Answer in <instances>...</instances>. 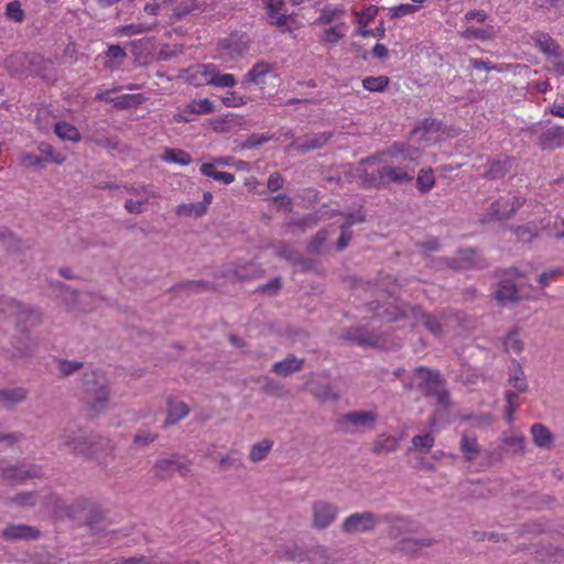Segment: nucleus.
Masks as SVG:
<instances>
[{"instance_id": "1", "label": "nucleus", "mask_w": 564, "mask_h": 564, "mask_svg": "<svg viewBox=\"0 0 564 564\" xmlns=\"http://www.w3.org/2000/svg\"><path fill=\"white\" fill-rule=\"evenodd\" d=\"M420 156L416 148L408 147L401 155H394L397 165L376 166L377 158H368L359 162L356 173L367 187H380L389 183L403 184L411 182L415 173L414 161Z\"/></svg>"}, {"instance_id": "2", "label": "nucleus", "mask_w": 564, "mask_h": 564, "mask_svg": "<svg viewBox=\"0 0 564 564\" xmlns=\"http://www.w3.org/2000/svg\"><path fill=\"white\" fill-rule=\"evenodd\" d=\"M373 310L378 316L387 321L394 322L402 317H413L415 321L421 322L434 336H441L443 334L441 317L426 314L420 307L409 306L403 302H399L397 299L383 311H381L379 306H375Z\"/></svg>"}, {"instance_id": "3", "label": "nucleus", "mask_w": 564, "mask_h": 564, "mask_svg": "<svg viewBox=\"0 0 564 564\" xmlns=\"http://www.w3.org/2000/svg\"><path fill=\"white\" fill-rule=\"evenodd\" d=\"M405 388H417L426 395L435 397L440 404H448V393L444 389L443 380L440 373L436 371H432L424 367L417 368L411 382L406 384Z\"/></svg>"}, {"instance_id": "4", "label": "nucleus", "mask_w": 564, "mask_h": 564, "mask_svg": "<svg viewBox=\"0 0 564 564\" xmlns=\"http://www.w3.org/2000/svg\"><path fill=\"white\" fill-rule=\"evenodd\" d=\"M85 400L96 412L106 409L109 401L108 380L100 371H90L83 379Z\"/></svg>"}, {"instance_id": "5", "label": "nucleus", "mask_w": 564, "mask_h": 564, "mask_svg": "<svg viewBox=\"0 0 564 564\" xmlns=\"http://www.w3.org/2000/svg\"><path fill=\"white\" fill-rule=\"evenodd\" d=\"M377 422L372 411H351L339 414L334 422L336 432L347 435L361 434L371 431Z\"/></svg>"}, {"instance_id": "6", "label": "nucleus", "mask_w": 564, "mask_h": 564, "mask_svg": "<svg viewBox=\"0 0 564 564\" xmlns=\"http://www.w3.org/2000/svg\"><path fill=\"white\" fill-rule=\"evenodd\" d=\"M58 438L61 447L73 455L88 458L95 454L97 438L83 430L64 429Z\"/></svg>"}, {"instance_id": "7", "label": "nucleus", "mask_w": 564, "mask_h": 564, "mask_svg": "<svg viewBox=\"0 0 564 564\" xmlns=\"http://www.w3.org/2000/svg\"><path fill=\"white\" fill-rule=\"evenodd\" d=\"M122 188L130 194L124 202V209L131 215H140L147 210L151 198L159 197L154 187L149 184H122Z\"/></svg>"}, {"instance_id": "8", "label": "nucleus", "mask_w": 564, "mask_h": 564, "mask_svg": "<svg viewBox=\"0 0 564 564\" xmlns=\"http://www.w3.org/2000/svg\"><path fill=\"white\" fill-rule=\"evenodd\" d=\"M524 198L519 195L501 197L494 202L481 218V224H489L496 220H507L524 204Z\"/></svg>"}, {"instance_id": "9", "label": "nucleus", "mask_w": 564, "mask_h": 564, "mask_svg": "<svg viewBox=\"0 0 564 564\" xmlns=\"http://www.w3.org/2000/svg\"><path fill=\"white\" fill-rule=\"evenodd\" d=\"M80 510V512H83ZM48 514L55 518L69 517L75 520H83L85 524L91 528V530L99 532L106 530L105 524V516L102 511L91 508L87 511L86 516H80L79 511L74 509L73 507H59L57 506V501H54V507L52 510L47 511Z\"/></svg>"}, {"instance_id": "10", "label": "nucleus", "mask_w": 564, "mask_h": 564, "mask_svg": "<svg viewBox=\"0 0 564 564\" xmlns=\"http://www.w3.org/2000/svg\"><path fill=\"white\" fill-rule=\"evenodd\" d=\"M381 523L387 524V533L394 540L422 532V527L417 521L399 514L381 513Z\"/></svg>"}, {"instance_id": "11", "label": "nucleus", "mask_w": 564, "mask_h": 564, "mask_svg": "<svg viewBox=\"0 0 564 564\" xmlns=\"http://www.w3.org/2000/svg\"><path fill=\"white\" fill-rule=\"evenodd\" d=\"M381 523V513L371 511L355 512L341 523V531L347 534L372 532Z\"/></svg>"}, {"instance_id": "12", "label": "nucleus", "mask_w": 564, "mask_h": 564, "mask_svg": "<svg viewBox=\"0 0 564 564\" xmlns=\"http://www.w3.org/2000/svg\"><path fill=\"white\" fill-rule=\"evenodd\" d=\"M196 85H212L217 87H234L237 79L231 74H221L213 64H205L197 67L192 75Z\"/></svg>"}, {"instance_id": "13", "label": "nucleus", "mask_w": 564, "mask_h": 564, "mask_svg": "<svg viewBox=\"0 0 564 564\" xmlns=\"http://www.w3.org/2000/svg\"><path fill=\"white\" fill-rule=\"evenodd\" d=\"M45 64V58L41 55L17 52L6 59V67L13 74L20 75H41V68H31L29 65Z\"/></svg>"}, {"instance_id": "14", "label": "nucleus", "mask_w": 564, "mask_h": 564, "mask_svg": "<svg viewBox=\"0 0 564 564\" xmlns=\"http://www.w3.org/2000/svg\"><path fill=\"white\" fill-rule=\"evenodd\" d=\"M250 44L247 33L235 32L220 42L221 56L229 61L238 59L249 51Z\"/></svg>"}, {"instance_id": "15", "label": "nucleus", "mask_w": 564, "mask_h": 564, "mask_svg": "<svg viewBox=\"0 0 564 564\" xmlns=\"http://www.w3.org/2000/svg\"><path fill=\"white\" fill-rule=\"evenodd\" d=\"M191 462L185 457L172 454L158 459L154 469L158 477L165 479L174 473L184 476L189 471Z\"/></svg>"}, {"instance_id": "16", "label": "nucleus", "mask_w": 564, "mask_h": 564, "mask_svg": "<svg viewBox=\"0 0 564 564\" xmlns=\"http://www.w3.org/2000/svg\"><path fill=\"white\" fill-rule=\"evenodd\" d=\"M509 278L502 279L496 291V300L501 305L513 304L518 302L521 296L519 295V286L513 281L514 276H521L517 269H510L508 272Z\"/></svg>"}, {"instance_id": "17", "label": "nucleus", "mask_w": 564, "mask_h": 564, "mask_svg": "<svg viewBox=\"0 0 564 564\" xmlns=\"http://www.w3.org/2000/svg\"><path fill=\"white\" fill-rule=\"evenodd\" d=\"M7 311L6 313L9 316L15 317L18 323H23L26 325H37L42 322V314L39 310L23 305L15 301H8L6 303Z\"/></svg>"}, {"instance_id": "18", "label": "nucleus", "mask_w": 564, "mask_h": 564, "mask_svg": "<svg viewBox=\"0 0 564 564\" xmlns=\"http://www.w3.org/2000/svg\"><path fill=\"white\" fill-rule=\"evenodd\" d=\"M332 138L329 132H317L305 134L303 137L295 138L289 145V150H295L301 153H305L312 150L321 149Z\"/></svg>"}, {"instance_id": "19", "label": "nucleus", "mask_w": 564, "mask_h": 564, "mask_svg": "<svg viewBox=\"0 0 564 564\" xmlns=\"http://www.w3.org/2000/svg\"><path fill=\"white\" fill-rule=\"evenodd\" d=\"M337 507L323 500L313 505V527L318 530L328 528L337 517Z\"/></svg>"}, {"instance_id": "20", "label": "nucleus", "mask_w": 564, "mask_h": 564, "mask_svg": "<svg viewBox=\"0 0 564 564\" xmlns=\"http://www.w3.org/2000/svg\"><path fill=\"white\" fill-rule=\"evenodd\" d=\"M2 535L7 541H29L39 539L41 532L35 527L28 524H11L3 530Z\"/></svg>"}, {"instance_id": "21", "label": "nucleus", "mask_w": 564, "mask_h": 564, "mask_svg": "<svg viewBox=\"0 0 564 564\" xmlns=\"http://www.w3.org/2000/svg\"><path fill=\"white\" fill-rule=\"evenodd\" d=\"M532 40L540 51L546 55L549 63L563 52L558 43L547 33L536 32L532 35Z\"/></svg>"}, {"instance_id": "22", "label": "nucleus", "mask_w": 564, "mask_h": 564, "mask_svg": "<svg viewBox=\"0 0 564 564\" xmlns=\"http://www.w3.org/2000/svg\"><path fill=\"white\" fill-rule=\"evenodd\" d=\"M188 413L189 408L185 402L174 398H169L167 414L163 422V427H169L171 425L177 424L181 420L186 417Z\"/></svg>"}, {"instance_id": "23", "label": "nucleus", "mask_w": 564, "mask_h": 564, "mask_svg": "<svg viewBox=\"0 0 564 564\" xmlns=\"http://www.w3.org/2000/svg\"><path fill=\"white\" fill-rule=\"evenodd\" d=\"M437 542L438 541L433 536L410 538L408 535L403 539H400L397 547L399 551L405 554H414L421 549L435 545Z\"/></svg>"}, {"instance_id": "24", "label": "nucleus", "mask_w": 564, "mask_h": 564, "mask_svg": "<svg viewBox=\"0 0 564 564\" xmlns=\"http://www.w3.org/2000/svg\"><path fill=\"white\" fill-rule=\"evenodd\" d=\"M530 433L533 444L541 449H551L554 446L555 436L551 430L542 423H534Z\"/></svg>"}, {"instance_id": "25", "label": "nucleus", "mask_w": 564, "mask_h": 564, "mask_svg": "<svg viewBox=\"0 0 564 564\" xmlns=\"http://www.w3.org/2000/svg\"><path fill=\"white\" fill-rule=\"evenodd\" d=\"M26 399V390L23 388L0 389V408L12 410L17 404Z\"/></svg>"}, {"instance_id": "26", "label": "nucleus", "mask_w": 564, "mask_h": 564, "mask_svg": "<svg viewBox=\"0 0 564 564\" xmlns=\"http://www.w3.org/2000/svg\"><path fill=\"white\" fill-rule=\"evenodd\" d=\"M304 561L312 564H336L334 552L324 545H316L305 552Z\"/></svg>"}, {"instance_id": "27", "label": "nucleus", "mask_w": 564, "mask_h": 564, "mask_svg": "<svg viewBox=\"0 0 564 564\" xmlns=\"http://www.w3.org/2000/svg\"><path fill=\"white\" fill-rule=\"evenodd\" d=\"M542 149H556L564 147V128L551 127L542 132L540 137Z\"/></svg>"}, {"instance_id": "28", "label": "nucleus", "mask_w": 564, "mask_h": 564, "mask_svg": "<svg viewBox=\"0 0 564 564\" xmlns=\"http://www.w3.org/2000/svg\"><path fill=\"white\" fill-rule=\"evenodd\" d=\"M66 295L78 296L77 303H75V302L72 303V310L78 311V312L90 311L95 306V303L98 300V297L93 293H88V292L78 293L73 289H67Z\"/></svg>"}, {"instance_id": "29", "label": "nucleus", "mask_w": 564, "mask_h": 564, "mask_svg": "<svg viewBox=\"0 0 564 564\" xmlns=\"http://www.w3.org/2000/svg\"><path fill=\"white\" fill-rule=\"evenodd\" d=\"M304 364L303 359H299L294 356H289L282 361L274 362L272 370L283 377H288L302 369Z\"/></svg>"}, {"instance_id": "30", "label": "nucleus", "mask_w": 564, "mask_h": 564, "mask_svg": "<svg viewBox=\"0 0 564 564\" xmlns=\"http://www.w3.org/2000/svg\"><path fill=\"white\" fill-rule=\"evenodd\" d=\"M348 340L356 343L359 346H377L379 345V337L373 333H369L366 329L357 328L347 332L345 336Z\"/></svg>"}, {"instance_id": "31", "label": "nucleus", "mask_w": 564, "mask_h": 564, "mask_svg": "<svg viewBox=\"0 0 564 564\" xmlns=\"http://www.w3.org/2000/svg\"><path fill=\"white\" fill-rule=\"evenodd\" d=\"M348 25L345 22H340L325 29L319 35V41L327 45H335L346 35Z\"/></svg>"}, {"instance_id": "32", "label": "nucleus", "mask_w": 564, "mask_h": 564, "mask_svg": "<svg viewBox=\"0 0 564 564\" xmlns=\"http://www.w3.org/2000/svg\"><path fill=\"white\" fill-rule=\"evenodd\" d=\"M199 171L204 176L210 177L214 181L220 182L223 184L228 185L235 181V175L232 173L217 171L215 163H203L199 167Z\"/></svg>"}, {"instance_id": "33", "label": "nucleus", "mask_w": 564, "mask_h": 564, "mask_svg": "<svg viewBox=\"0 0 564 564\" xmlns=\"http://www.w3.org/2000/svg\"><path fill=\"white\" fill-rule=\"evenodd\" d=\"M161 160L166 163L188 165L192 162V156L182 149L165 148L161 155Z\"/></svg>"}, {"instance_id": "34", "label": "nucleus", "mask_w": 564, "mask_h": 564, "mask_svg": "<svg viewBox=\"0 0 564 564\" xmlns=\"http://www.w3.org/2000/svg\"><path fill=\"white\" fill-rule=\"evenodd\" d=\"M346 13V10L341 6H325L319 17L315 20V24L323 25L329 24L334 21L341 19Z\"/></svg>"}, {"instance_id": "35", "label": "nucleus", "mask_w": 564, "mask_h": 564, "mask_svg": "<svg viewBox=\"0 0 564 564\" xmlns=\"http://www.w3.org/2000/svg\"><path fill=\"white\" fill-rule=\"evenodd\" d=\"M272 70L269 63L258 62L245 75L242 83L250 82L256 85H263L265 75Z\"/></svg>"}, {"instance_id": "36", "label": "nucleus", "mask_w": 564, "mask_h": 564, "mask_svg": "<svg viewBox=\"0 0 564 564\" xmlns=\"http://www.w3.org/2000/svg\"><path fill=\"white\" fill-rule=\"evenodd\" d=\"M54 132L63 141L79 142L82 139L78 129L66 121L55 123Z\"/></svg>"}, {"instance_id": "37", "label": "nucleus", "mask_w": 564, "mask_h": 564, "mask_svg": "<svg viewBox=\"0 0 564 564\" xmlns=\"http://www.w3.org/2000/svg\"><path fill=\"white\" fill-rule=\"evenodd\" d=\"M508 382L512 389L508 390L506 394H513V400H517L518 395L523 393L528 388L524 372L520 368H517L514 372L510 375Z\"/></svg>"}, {"instance_id": "38", "label": "nucleus", "mask_w": 564, "mask_h": 564, "mask_svg": "<svg viewBox=\"0 0 564 564\" xmlns=\"http://www.w3.org/2000/svg\"><path fill=\"white\" fill-rule=\"evenodd\" d=\"M536 560L540 562H552L553 564L564 563V550L553 546L535 550Z\"/></svg>"}, {"instance_id": "39", "label": "nucleus", "mask_w": 564, "mask_h": 564, "mask_svg": "<svg viewBox=\"0 0 564 564\" xmlns=\"http://www.w3.org/2000/svg\"><path fill=\"white\" fill-rule=\"evenodd\" d=\"M399 446L395 437L389 435H380L372 444V451L379 455H387L394 452Z\"/></svg>"}, {"instance_id": "40", "label": "nucleus", "mask_w": 564, "mask_h": 564, "mask_svg": "<svg viewBox=\"0 0 564 564\" xmlns=\"http://www.w3.org/2000/svg\"><path fill=\"white\" fill-rule=\"evenodd\" d=\"M362 221H364L362 216L352 215V214H350L348 216L346 223L341 226V232H340V236L337 241L338 250H344L348 246V243L351 239V231L349 230V227L354 224L362 223Z\"/></svg>"}, {"instance_id": "41", "label": "nucleus", "mask_w": 564, "mask_h": 564, "mask_svg": "<svg viewBox=\"0 0 564 564\" xmlns=\"http://www.w3.org/2000/svg\"><path fill=\"white\" fill-rule=\"evenodd\" d=\"M495 33L494 26L486 25L484 28L467 26L459 34L465 40H489Z\"/></svg>"}, {"instance_id": "42", "label": "nucleus", "mask_w": 564, "mask_h": 564, "mask_svg": "<svg viewBox=\"0 0 564 564\" xmlns=\"http://www.w3.org/2000/svg\"><path fill=\"white\" fill-rule=\"evenodd\" d=\"M272 446L273 442L270 440H262L253 444L249 453V459L253 463L263 460L269 455Z\"/></svg>"}, {"instance_id": "43", "label": "nucleus", "mask_w": 564, "mask_h": 564, "mask_svg": "<svg viewBox=\"0 0 564 564\" xmlns=\"http://www.w3.org/2000/svg\"><path fill=\"white\" fill-rule=\"evenodd\" d=\"M503 447L507 449V452L517 454V453H523L525 448V438L523 435H506L503 440L501 441Z\"/></svg>"}, {"instance_id": "44", "label": "nucleus", "mask_w": 564, "mask_h": 564, "mask_svg": "<svg viewBox=\"0 0 564 564\" xmlns=\"http://www.w3.org/2000/svg\"><path fill=\"white\" fill-rule=\"evenodd\" d=\"M175 213L181 217L198 218L206 214L204 206L198 203L181 204L176 207Z\"/></svg>"}, {"instance_id": "45", "label": "nucleus", "mask_w": 564, "mask_h": 564, "mask_svg": "<svg viewBox=\"0 0 564 564\" xmlns=\"http://www.w3.org/2000/svg\"><path fill=\"white\" fill-rule=\"evenodd\" d=\"M185 111L191 115H204L214 112V105L209 99L193 100L189 102Z\"/></svg>"}, {"instance_id": "46", "label": "nucleus", "mask_w": 564, "mask_h": 564, "mask_svg": "<svg viewBox=\"0 0 564 564\" xmlns=\"http://www.w3.org/2000/svg\"><path fill=\"white\" fill-rule=\"evenodd\" d=\"M460 449L469 460L475 459L480 452L476 438L467 435H463L460 440Z\"/></svg>"}, {"instance_id": "47", "label": "nucleus", "mask_w": 564, "mask_h": 564, "mask_svg": "<svg viewBox=\"0 0 564 564\" xmlns=\"http://www.w3.org/2000/svg\"><path fill=\"white\" fill-rule=\"evenodd\" d=\"M389 84L386 76H369L362 79V87L369 91H383Z\"/></svg>"}, {"instance_id": "48", "label": "nucleus", "mask_w": 564, "mask_h": 564, "mask_svg": "<svg viewBox=\"0 0 564 564\" xmlns=\"http://www.w3.org/2000/svg\"><path fill=\"white\" fill-rule=\"evenodd\" d=\"M509 170V163L507 161H491L488 164V169L485 173L486 177L500 178L506 175Z\"/></svg>"}, {"instance_id": "49", "label": "nucleus", "mask_w": 564, "mask_h": 564, "mask_svg": "<svg viewBox=\"0 0 564 564\" xmlns=\"http://www.w3.org/2000/svg\"><path fill=\"white\" fill-rule=\"evenodd\" d=\"M142 97L140 95H122L113 98L111 104L120 109H127L141 104Z\"/></svg>"}, {"instance_id": "50", "label": "nucleus", "mask_w": 564, "mask_h": 564, "mask_svg": "<svg viewBox=\"0 0 564 564\" xmlns=\"http://www.w3.org/2000/svg\"><path fill=\"white\" fill-rule=\"evenodd\" d=\"M39 151L45 155L44 160L47 162H54L56 164H62L66 160L65 155L61 153H56L53 147L48 143L42 142L37 147Z\"/></svg>"}, {"instance_id": "51", "label": "nucleus", "mask_w": 564, "mask_h": 564, "mask_svg": "<svg viewBox=\"0 0 564 564\" xmlns=\"http://www.w3.org/2000/svg\"><path fill=\"white\" fill-rule=\"evenodd\" d=\"M275 252L291 262H299L301 259L300 254L286 242H279L275 246Z\"/></svg>"}, {"instance_id": "52", "label": "nucleus", "mask_w": 564, "mask_h": 564, "mask_svg": "<svg viewBox=\"0 0 564 564\" xmlns=\"http://www.w3.org/2000/svg\"><path fill=\"white\" fill-rule=\"evenodd\" d=\"M505 348L509 352L519 354L523 349V343L517 332H510L503 341Z\"/></svg>"}, {"instance_id": "53", "label": "nucleus", "mask_w": 564, "mask_h": 564, "mask_svg": "<svg viewBox=\"0 0 564 564\" xmlns=\"http://www.w3.org/2000/svg\"><path fill=\"white\" fill-rule=\"evenodd\" d=\"M440 128H441V123L434 119H431V120H426L423 123V126L415 131V133L422 132V138H424L426 141H436L437 139L436 138L433 139L431 137V134L434 132H437L440 130Z\"/></svg>"}, {"instance_id": "54", "label": "nucleus", "mask_w": 564, "mask_h": 564, "mask_svg": "<svg viewBox=\"0 0 564 564\" xmlns=\"http://www.w3.org/2000/svg\"><path fill=\"white\" fill-rule=\"evenodd\" d=\"M416 182H417V186H419V189L423 193H426L429 192L433 186H434V183H435V180H434V175L432 173V171H421L417 178H416Z\"/></svg>"}, {"instance_id": "55", "label": "nucleus", "mask_w": 564, "mask_h": 564, "mask_svg": "<svg viewBox=\"0 0 564 564\" xmlns=\"http://www.w3.org/2000/svg\"><path fill=\"white\" fill-rule=\"evenodd\" d=\"M156 438V433L150 432L148 430H139L133 437V443L135 445L144 447L153 443Z\"/></svg>"}, {"instance_id": "56", "label": "nucleus", "mask_w": 564, "mask_h": 564, "mask_svg": "<svg viewBox=\"0 0 564 564\" xmlns=\"http://www.w3.org/2000/svg\"><path fill=\"white\" fill-rule=\"evenodd\" d=\"M6 14L14 22H22L24 19V12L18 1H12L7 4Z\"/></svg>"}, {"instance_id": "57", "label": "nucleus", "mask_w": 564, "mask_h": 564, "mask_svg": "<svg viewBox=\"0 0 564 564\" xmlns=\"http://www.w3.org/2000/svg\"><path fill=\"white\" fill-rule=\"evenodd\" d=\"M378 8L376 6H369L364 11L356 13V21L360 25H367L377 15Z\"/></svg>"}, {"instance_id": "58", "label": "nucleus", "mask_w": 564, "mask_h": 564, "mask_svg": "<svg viewBox=\"0 0 564 564\" xmlns=\"http://www.w3.org/2000/svg\"><path fill=\"white\" fill-rule=\"evenodd\" d=\"M280 552L282 553L281 557L289 561H304L305 552L300 551L296 545L292 546H283Z\"/></svg>"}, {"instance_id": "59", "label": "nucleus", "mask_w": 564, "mask_h": 564, "mask_svg": "<svg viewBox=\"0 0 564 564\" xmlns=\"http://www.w3.org/2000/svg\"><path fill=\"white\" fill-rule=\"evenodd\" d=\"M154 26H155V23H153V24L132 23V24L123 26L121 32L126 35H135V34H142V33L149 32Z\"/></svg>"}, {"instance_id": "60", "label": "nucleus", "mask_w": 564, "mask_h": 564, "mask_svg": "<svg viewBox=\"0 0 564 564\" xmlns=\"http://www.w3.org/2000/svg\"><path fill=\"white\" fill-rule=\"evenodd\" d=\"M21 161L23 165L34 169H43L47 163V160H44L43 158L34 155L32 153H23L21 155Z\"/></svg>"}, {"instance_id": "61", "label": "nucleus", "mask_w": 564, "mask_h": 564, "mask_svg": "<svg viewBox=\"0 0 564 564\" xmlns=\"http://www.w3.org/2000/svg\"><path fill=\"white\" fill-rule=\"evenodd\" d=\"M412 444L416 448L429 452L434 445V437L431 434L416 435L412 438Z\"/></svg>"}, {"instance_id": "62", "label": "nucleus", "mask_w": 564, "mask_h": 564, "mask_svg": "<svg viewBox=\"0 0 564 564\" xmlns=\"http://www.w3.org/2000/svg\"><path fill=\"white\" fill-rule=\"evenodd\" d=\"M83 367L79 361L58 360V370L63 376H70Z\"/></svg>"}, {"instance_id": "63", "label": "nucleus", "mask_w": 564, "mask_h": 564, "mask_svg": "<svg viewBox=\"0 0 564 564\" xmlns=\"http://www.w3.org/2000/svg\"><path fill=\"white\" fill-rule=\"evenodd\" d=\"M219 467L221 469L228 468H239L242 466V463L239 457L235 455H223L218 459Z\"/></svg>"}, {"instance_id": "64", "label": "nucleus", "mask_w": 564, "mask_h": 564, "mask_svg": "<svg viewBox=\"0 0 564 564\" xmlns=\"http://www.w3.org/2000/svg\"><path fill=\"white\" fill-rule=\"evenodd\" d=\"M312 393L323 401L337 400L339 398V395L334 392L329 386L312 389Z\"/></svg>"}]
</instances>
